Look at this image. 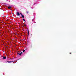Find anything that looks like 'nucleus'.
I'll use <instances>...</instances> for the list:
<instances>
[{
  "label": "nucleus",
  "mask_w": 76,
  "mask_h": 76,
  "mask_svg": "<svg viewBox=\"0 0 76 76\" xmlns=\"http://www.w3.org/2000/svg\"><path fill=\"white\" fill-rule=\"evenodd\" d=\"M11 8H12V7L9 6L8 7V9H10V10H11Z\"/></svg>",
  "instance_id": "7ed1b4c3"
},
{
  "label": "nucleus",
  "mask_w": 76,
  "mask_h": 76,
  "mask_svg": "<svg viewBox=\"0 0 76 76\" xmlns=\"http://www.w3.org/2000/svg\"><path fill=\"white\" fill-rule=\"evenodd\" d=\"M20 53H21V54H22L23 53L22 52H21Z\"/></svg>",
  "instance_id": "f8f14e48"
},
{
  "label": "nucleus",
  "mask_w": 76,
  "mask_h": 76,
  "mask_svg": "<svg viewBox=\"0 0 76 76\" xmlns=\"http://www.w3.org/2000/svg\"><path fill=\"white\" fill-rule=\"evenodd\" d=\"M28 35H29V34L28 33Z\"/></svg>",
  "instance_id": "2eb2a0df"
},
{
  "label": "nucleus",
  "mask_w": 76,
  "mask_h": 76,
  "mask_svg": "<svg viewBox=\"0 0 76 76\" xmlns=\"http://www.w3.org/2000/svg\"><path fill=\"white\" fill-rule=\"evenodd\" d=\"M27 31H28V34H29V30L28 29L27 30Z\"/></svg>",
  "instance_id": "423d86ee"
},
{
  "label": "nucleus",
  "mask_w": 76,
  "mask_h": 76,
  "mask_svg": "<svg viewBox=\"0 0 76 76\" xmlns=\"http://www.w3.org/2000/svg\"><path fill=\"white\" fill-rule=\"evenodd\" d=\"M17 54H18V55H19V53H17Z\"/></svg>",
  "instance_id": "9d476101"
},
{
  "label": "nucleus",
  "mask_w": 76,
  "mask_h": 76,
  "mask_svg": "<svg viewBox=\"0 0 76 76\" xmlns=\"http://www.w3.org/2000/svg\"><path fill=\"white\" fill-rule=\"evenodd\" d=\"M20 14L21 15V16L23 18H24V15H22L21 13H20Z\"/></svg>",
  "instance_id": "f257e3e1"
},
{
  "label": "nucleus",
  "mask_w": 76,
  "mask_h": 76,
  "mask_svg": "<svg viewBox=\"0 0 76 76\" xmlns=\"http://www.w3.org/2000/svg\"><path fill=\"white\" fill-rule=\"evenodd\" d=\"M3 59H6V56H4L3 57Z\"/></svg>",
  "instance_id": "20e7f679"
},
{
  "label": "nucleus",
  "mask_w": 76,
  "mask_h": 76,
  "mask_svg": "<svg viewBox=\"0 0 76 76\" xmlns=\"http://www.w3.org/2000/svg\"><path fill=\"white\" fill-rule=\"evenodd\" d=\"M70 54H72V53H70Z\"/></svg>",
  "instance_id": "4468645a"
},
{
  "label": "nucleus",
  "mask_w": 76,
  "mask_h": 76,
  "mask_svg": "<svg viewBox=\"0 0 76 76\" xmlns=\"http://www.w3.org/2000/svg\"><path fill=\"white\" fill-rule=\"evenodd\" d=\"M19 56H21V53H19Z\"/></svg>",
  "instance_id": "6e6552de"
},
{
  "label": "nucleus",
  "mask_w": 76,
  "mask_h": 76,
  "mask_svg": "<svg viewBox=\"0 0 76 76\" xmlns=\"http://www.w3.org/2000/svg\"><path fill=\"white\" fill-rule=\"evenodd\" d=\"M24 26H26V24H25Z\"/></svg>",
  "instance_id": "ddd939ff"
},
{
  "label": "nucleus",
  "mask_w": 76,
  "mask_h": 76,
  "mask_svg": "<svg viewBox=\"0 0 76 76\" xmlns=\"http://www.w3.org/2000/svg\"><path fill=\"white\" fill-rule=\"evenodd\" d=\"M23 21H24V22H25V19H23Z\"/></svg>",
  "instance_id": "0eeeda50"
},
{
  "label": "nucleus",
  "mask_w": 76,
  "mask_h": 76,
  "mask_svg": "<svg viewBox=\"0 0 76 76\" xmlns=\"http://www.w3.org/2000/svg\"><path fill=\"white\" fill-rule=\"evenodd\" d=\"M12 62H13V61H7V63H12Z\"/></svg>",
  "instance_id": "39448f33"
},
{
  "label": "nucleus",
  "mask_w": 76,
  "mask_h": 76,
  "mask_svg": "<svg viewBox=\"0 0 76 76\" xmlns=\"http://www.w3.org/2000/svg\"><path fill=\"white\" fill-rule=\"evenodd\" d=\"M17 16H20V14L19 13V12H17Z\"/></svg>",
  "instance_id": "f03ea898"
},
{
  "label": "nucleus",
  "mask_w": 76,
  "mask_h": 76,
  "mask_svg": "<svg viewBox=\"0 0 76 76\" xmlns=\"http://www.w3.org/2000/svg\"><path fill=\"white\" fill-rule=\"evenodd\" d=\"M26 13H29V12H28V11H27V12H26Z\"/></svg>",
  "instance_id": "9b49d317"
},
{
  "label": "nucleus",
  "mask_w": 76,
  "mask_h": 76,
  "mask_svg": "<svg viewBox=\"0 0 76 76\" xmlns=\"http://www.w3.org/2000/svg\"><path fill=\"white\" fill-rule=\"evenodd\" d=\"M23 52H24L25 51V50H23Z\"/></svg>",
  "instance_id": "1a4fd4ad"
}]
</instances>
